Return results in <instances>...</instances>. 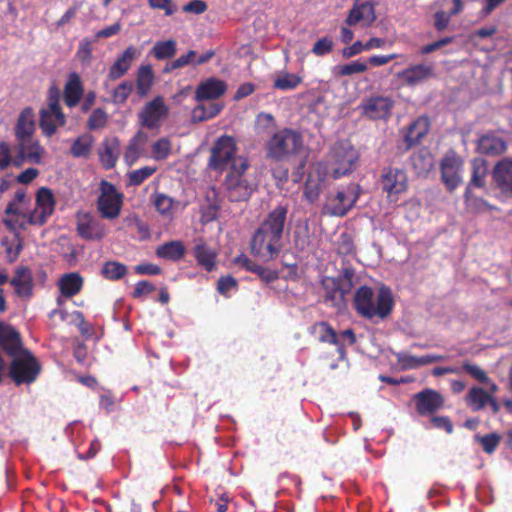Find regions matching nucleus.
<instances>
[{"mask_svg": "<svg viewBox=\"0 0 512 512\" xmlns=\"http://www.w3.org/2000/svg\"><path fill=\"white\" fill-rule=\"evenodd\" d=\"M133 90V82L124 81L122 82L113 92V101L121 104L126 101L128 96Z\"/></svg>", "mask_w": 512, "mask_h": 512, "instance_id": "55", "label": "nucleus"}, {"mask_svg": "<svg viewBox=\"0 0 512 512\" xmlns=\"http://www.w3.org/2000/svg\"><path fill=\"white\" fill-rule=\"evenodd\" d=\"M357 160L358 152L348 141L337 142L329 155V172L335 179L347 175L355 169Z\"/></svg>", "mask_w": 512, "mask_h": 512, "instance_id": "6", "label": "nucleus"}, {"mask_svg": "<svg viewBox=\"0 0 512 512\" xmlns=\"http://www.w3.org/2000/svg\"><path fill=\"white\" fill-rule=\"evenodd\" d=\"M194 256L198 263L207 271H212L214 269L217 253L215 250L208 247L203 241H200L194 247Z\"/></svg>", "mask_w": 512, "mask_h": 512, "instance_id": "34", "label": "nucleus"}, {"mask_svg": "<svg viewBox=\"0 0 512 512\" xmlns=\"http://www.w3.org/2000/svg\"><path fill=\"white\" fill-rule=\"evenodd\" d=\"M234 263L239 265L240 267L245 268L247 271H250L256 274L262 281L266 283H270L278 279V272L275 270H271L269 268H265L251 259H249L246 255L241 254L234 259Z\"/></svg>", "mask_w": 512, "mask_h": 512, "instance_id": "22", "label": "nucleus"}, {"mask_svg": "<svg viewBox=\"0 0 512 512\" xmlns=\"http://www.w3.org/2000/svg\"><path fill=\"white\" fill-rule=\"evenodd\" d=\"M394 101L389 97L375 96L364 100L361 104V114L372 120L388 119Z\"/></svg>", "mask_w": 512, "mask_h": 512, "instance_id": "13", "label": "nucleus"}, {"mask_svg": "<svg viewBox=\"0 0 512 512\" xmlns=\"http://www.w3.org/2000/svg\"><path fill=\"white\" fill-rule=\"evenodd\" d=\"M302 148V135L291 128L274 132L265 143L266 157L274 161L288 160L299 154Z\"/></svg>", "mask_w": 512, "mask_h": 512, "instance_id": "4", "label": "nucleus"}, {"mask_svg": "<svg viewBox=\"0 0 512 512\" xmlns=\"http://www.w3.org/2000/svg\"><path fill=\"white\" fill-rule=\"evenodd\" d=\"M107 113L102 108L95 109L88 119V128L97 130L103 128L107 123Z\"/></svg>", "mask_w": 512, "mask_h": 512, "instance_id": "50", "label": "nucleus"}, {"mask_svg": "<svg viewBox=\"0 0 512 512\" xmlns=\"http://www.w3.org/2000/svg\"><path fill=\"white\" fill-rule=\"evenodd\" d=\"M501 439V435L496 432L488 433L482 436H475V441L481 445L482 450L487 454H492L495 452L500 444Z\"/></svg>", "mask_w": 512, "mask_h": 512, "instance_id": "43", "label": "nucleus"}, {"mask_svg": "<svg viewBox=\"0 0 512 512\" xmlns=\"http://www.w3.org/2000/svg\"><path fill=\"white\" fill-rule=\"evenodd\" d=\"M492 180L501 201L512 199V157L500 159L492 170Z\"/></svg>", "mask_w": 512, "mask_h": 512, "instance_id": "8", "label": "nucleus"}, {"mask_svg": "<svg viewBox=\"0 0 512 512\" xmlns=\"http://www.w3.org/2000/svg\"><path fill=\"white\" fill-rule=\"evenodd\" d=\"M10 284L20 298L31 297L33 290L32 274L27 267L17 268Z\"/></svg>", "mask_w": 512, "mask_h": 512, "instance_id": "19", "label": "nucleus"}, {"mask_svg": "<svg viewBox=\"0 0 512 512\" xmlns=\"http://www.w3.org/2000/svg\"><path fill=\"white\" fill-rule=\"evenodd\" d=\"M93 138L91 135H82L78 137L71 147V154L74 157H87L92 148Z\"/></svg>", "mask_w": 512, "mask_h": 512, "instance_id": "42", "label": "nucleus"}, {"mask_svg": "<svg viewBox=\"0 0 512 512\" xmlns=\"http://www.w3.org/2000/svg\"><path fill=\"white\" fill-rule=\"evenodd\" d=\"M171 151V143L167 138H161L152 147L153 156L156 160H163L168 157Z\"/></svg>", "mask_w": 512, "mask_h": 512, "instance_id": "51", "label": "nucleus"}, {"mask_svg": "<svg viewBox=\"0 0 512 512\" xmlns=\"http://www.w3.org/2000/svg\"><path fill=\"white\" fill-rule=\"evenodd\" d=\"M83 94L81 79L77 73H71L64 89V100L67 106H75Z\"/></svg>", "mask_w": 512, "mask_h": 512, "instance_id": "30", "label": "nucleus"}, {"mask_svg": "<svg viewBox=\"0 0 512 512\" xmlns=\"http://www.w3.org/2000/svg\"><path fill=\"white\" fill-rule=\"evenodd\" d=\"M491 397V393H488L481 387L473 386L469 389L467 394L465 395V403L466 405L473 411L478 412L487 407L489 400Z\"/></svg>", "mask_w": 512, "mask_h": 512, "instance_id": "29", "label": "nucleus"}, {"mask_svg": "<svg viewBox=\"0 0 512 512\" xmlns=\"http://www.w3.org/2000/svg\"><path fill=\"white\" fill-rule=\"evenodd\" d=\"M462 368L466 373H468L472 378L479 381L480 383L488 384L490 382V378L480 366L476 364L464 363Z\"/></svg>", "mask_w": 512, "mask_h": 512, "instance_id": "52", "label": "nucleus"}, {"mask_svg": "<svg viewBox=\"0 0 512 512\" xmlns=\"http://www.w3.org/2000/svg\"><path fill=\"white\" fill-rule=\"evenodd\" d=\"M77 58L83 63V64H90L91 58H92V47L91 42L87 39H84L81 41L79 49L77 51Z\"/></svg>", "mask_w": 512, "mask_h": 512, "instance_id": "59", "label": "nucleus"}, {"mask_svg": "<svg viewBox=\"0 0 512 512\" xmlns=\"http://www.w3.org/2000/svg\"><path fill=\"white\" fill-rule=\"evenodd\" d=\"M79 235L86 240H100L105 235L103 225L93 217L84 215L77 224Z\"/></svg>", "mask_w": 512, "mask_h": 512, "instance_id": "21", "label": "nucleus"}, {"mask_svg": "<svg viewBox=\"0 0 512 512\" xmlns=\"http://www.w3.org/2000/svg\"><path fill=\"white\" fill-rule=\"evenodd\" d=\"M168 113V109L161 97H156L148 102L139 113L140 122L143 126L154 129L160 125V120Z\"/></svg>", "mask_w": 512, "mask_h": 512, "instance_id": "14", "label": "nucleus"}, {"mask_svg": "<svg viewBox=\"0 0 512 512\" xmlns=\"http://www.w3.org/2000/svg\"><path fill=\"white\" fill-rule=\"evenodd\" d=\"M433 75V67L430 65L419 64L405 69L400 77L408 85H416L423 82Z\"/></svg>", "mask_w": 512, "mask_h": 512, "instance_id": "28", "label": "nucleus"}, {"mask_svg": "<svg viewBox=\"0 0 512 512\" xmlns=\"http://www.w3.org/2000/svg\"><path fill=\"white\" fill-rule=\"evenodd\" d=\"M23 148L26 157H28V162L34 164H39L41 162L42 156L44 154V149L39 145L37 141H33L32 137L26 139Z\"/></svg>", "mask_w": 512, "mask_h": 512, "instance_id": "46", "label": "nucleus"}, {"mask_svg": "<svg viewBox=\"0 0 512 512\" xmlns=\"http://www.w3.org/2000/svg\"><path fill=\"white\" fill-rule=\"evenodd\" d=\"M277 124L275 118L269 113H259L256 118V130L259 134L276 132Z\"/></svg>", "mask_w": 512, "mask_h": 512, "instance_id": "44", "label": "nucleus"}, {"mask_svg": "<svg viewBox=\"0 0 512 512\" xmlns=\"http://www.w3.org/2000/svg\"><path fill=\"white\" fill-rule=\"evenodd\" d=\"M153 81V72L151 67L141 66L138 71L137 77V92L140 96H145L151 88Z\"/></svg>", "mask_w": 512, "mask_h": 512, "instance_id": "40", "label": "nucleus"}, {"mask_svg": "<svg viewBox=\"0 0 512 512\" xmlns=\"http://www.w3.org/2000/svg\"><path fill=\"white\" fill-rule=\"evenodd\" d=\"M35 131L34 113L31 108H25L19 115L15 126L17 143H25Z\"/></svg>", "mask_w": 512, "mask_h": 512, "instance_id": "20", "label": "nucleus"}, {"mask_svg": "<svg viewBox=\"0 0 512 512\" xmlns=\"http://www.w3.org/2000/svg\"><path fill=\"white\" fill-rule=\"evenodd\" d=\"M156 171V168L154 167H143L138 170H134L129 173V181L131 185L138 186L140 185L144 180H146L148 177H150L154 172Z\"/></svg>", "mask_w": 512, "mask_h": 512, "instance_id": "54", "label": "nucleus"}, {"mask_svg": "<svg viewBox=\"0 0 512 512\" xmlns=\"http://www.w3.org/2000/svg\"><path fill=\"white\" fill-rule=\"evenodd\" d=\"M382 190L389 195L399 194L407 188V177L403 170L397 168H384L381 174Z\"/></svg>", "mask_w": 512, "mask_h": 512, "instance_id": "15", "label": "nucleus"}, {"mask_svg": "<svg viewBox=\"0 0 512 512\" xmlns=\"http://www.w3.org/2000/svg\"><path fill=\"white\" fill-rule=\"evenodd\" d=\"M376 20L374 5L370 1L360 4L355 3L350 9L344 23L348 26H354L361 23L362 27H370Z\"/></svg>", "mask_w": 512, "mask_h": 512, "instance_id": "16", "label": "nucleus"}, {"mask_svg": "<svg viewBox=\"0 0 512 512\" xmlns=\"http://www.w3.org/2000/svg\"><path fill=\"white\" fill-rule=\"evenodd\" d=\"M288 209L279 205L268 213L254 232L250 242L251 254L264 261L274 260L282 248V237Z\"/></svg>", "mask_w": 512, "mask_h": 512, "instance_id": "2", "label": "nucleus"}, {"mask_svg": "<svg viewBox=\"0 0 512 512\" xmlns=\"http://www.w3.org/2000/svg\"><path fill=\"white\" fill-rule=\"evenodd\" d=\"M182 9L187 13L202 14L207 10V4L202 0H192L184 5Z\"/></svg>", "mask_w": 512, "mask_h": 512, "instance_id": "62", "label": "nucleus"}, {"mask_svg": "<svg viewBox=\"0 0 512 512\" xmlns=\"http://www.w3.org/2000/svg\"><path fill=\"white\" fill-rule=\"evenodd\" d=\"M312 332L318 337L319 341L336 345L339 358L341 360L345 358V347L342 342L339 341L338 334L327 322H318L314 324Z\"/></svg>", "mask_w": 512, "mask_h": 512, "instance_id": "23", "label": "nucleus"}, {"mask_svg": "<svg viewBox=\"0 0 512 512\" xmlns=\"http://www.w3.org/2000/svg\"><path fill=\"white\" fill-rule=\"evenodd\" d=\"M185 248L180 241H171L159 246L156 250L158 257L179 260L184 256Z\"/></svg>", "mask_w": 512, "mask_h": 512, "instance_id": "38", "label": "nucleus"}, {"mask_svg": "<svg viewBox=\"0 0 512 512\" xmlns=\"http://www.w3.org/2000/svg\"><path fill=\"white\" fill-rule=\"evenodd\" d=\"M155 289H156L155 285L152 284L151 282L145 281V280L140 281L136 284V287L133 291V297L139 298L143 294H148V293L155 291Z\"/></svg>", "mask_w": 512, "mask_h": 512, "instance_id": "63", "label": "nucleus"}, {"mask_svg": "<svg viewBox=\"0 0 512 512\" xmlns=\"http://www.w3.org/2000/svg\"><path fill=\"white\" fill-rule=\"evenodd\" d=\"M140 136H141V132H139L132 139V141L130 142V144L128 145V147L125 151L124 158L129 165H132L134 163V161L138 158V147H137L136 142H137V138Z\"/></svg>", "mask_w": 512, "mask_h": 512, "instance_id": "61", "label": "nucleus"}, {"mask_svg": "<svg viewBox=\"0 0 512 512\" xmlns=\"http://www.w3.org/2000/svg\"><path fill=\"white\" fill-rule=\"evenodd\" d=\"M322 286L326 291L325 301H329L338 309L345 307V300L342 299L341 293L338 291V283L336 277H326L322 280Z\"/></svg>", "mask_w": 512, "mask_h": 512, "instance_id": "35", "label": "nucleus"}, {"mask_svg": "<svg viewBox=\"0 0 512 512\" xmlns=\"http://www.w3.org/2000/svg\"><path fill=\"white\" fill-rule=\"evenodd\" d=\"M46 110H49L51 114L55 116L56 121L63 125L65 122L64 115L61 112L60 106H59V91L57 88L52 87L49 90L48 94V108Z\"/></svg>", "mask_w": 512, "mask_h": 512, "instance_id": "45", "label": "nucleus"}, {"mask_svg": "<svg viewBox=\"0 0 512 512\" xmlns=\"http://www.w3.org/2000/svg\"><path fill=\"white\" fill-rule=\"evenodd\" d=\"M367 64L359 61H354L349 64H345L343 66H340L339 68V75L346 76V75H353L357 73H362L367 70Z\"/></svg>", "mask_w": 512, "mask_h": 512, "instance_id": "58", "label": "nucleus"}, {"mask_svg": "<svg viewBox=\"0 0 512 512\" xmlns=\"http://www.w3.org/2000/svg\"><path fill=\"white\" fill-rule=\"evenodd\" d=\"M55 199L49 188L42 187L36 195V208L28 215V222L31 225H43L53 214Z\"/></svg>", "mask_w": 512, "mask_h": 512, "instance_id": "12", "label": "nucleus"}, {"mask_svg": "<svg viewBox=\"0 0 512 512\" xmlns=\"http://www.w3.org/2000/svg\"><path fill=\"white\" fill-rule=\"evenodd\" d=\"M235 154L234 140L228 136L220 137L211 149L209 167L215 171H223L229 163L232 165L235 160L241 159L236 158Z\"/></svg>", "mask_w": 512, "mask_h": 512, "instance_id": "9", "label": "nucleus"}, {"mask_svg": "<svg viewBox=\"0 0 512 512\" xmlns=\"http://www.w3.org/2000/svg\"><path fill=\"white\" fill-rule=\"evenodd\" d=\"M412 402L420 416H432L445 405V397L433 389L426 388L416 393Z\"/></svg>", "mask_w": 512, "mask_h": 512, "instance_id": "11", "label": "nucleus"}, {"mask_svg": "<svg viewBox=\"0 0 512 512\" xmlns=\"http://www.w3.org/2000/svg\"><path fill=\"white\" fill-rule=\"evenodd\" d=\"M53 117L55 116L50 113L49 110H41L40 111V127L42 128L43 132L47 136H51L56 131V125L53 121Z\"/></svg>", "mask_w": 512, "mask_h": 512, "instance_id": "53", "label": "nucleus"}, {"mask_svg": "<svg viewBox=\"0 0 512 512\" xmlns=\"http://www.w3.org/2000/svg\"><path fill=\"white\" fill-rule=\"evenodd\" d=\"M410 160L411 165L418 176H427L434 165L431 153L425 148H421L415 152L411 156Z\"/></svg>", "mask_w": 512, "mask_h": 512, "instance_id": "31", "label": "nucleus"}, {"mask_svg": "<svg viewBox=\"0 0 512 512\" xmlns=\"http://www.w3.org/2000/svg\"><path fill=\"white\" fill-rule=\"evenodd\" d=\"M127 272L125 265L119 262H106L102 268V274L109 280H118L122 278Z\"/></svg>", "mask_w": 512, "mask_h": 512, "instance_id": "47", "label": "nucleus"}, {"mask_svg": "<svg viewBox=\"0 0 512 512\" xmlns=\"http://www.w3.org/2000/svg\"><path fill=\"white\" fill-rule=\"evenodd\" d=\"M301 82V78L295 74H283L278 76L274 81V88L280 90H292Z\"/></svg>", "mask_w": 512, "mask_h": 512, "instance_id": "48", "label": "nucleus"}, {"mask_svg": "<svg viewBox=\"0 0 512 512\" xmlns=\"http://www.w3.org/2000/svg\"><path fill=\"white\" fill-rule=\"evenodd\" d=\"M137 50L134 46H129L122 55H120L115 63L111 66L108 78L112 81L124 76L129 70L133 60L135 59Z\"/></svg>", "mask_w": 512, "mask_h": 512, "instance_id": "25", "label": "nucleus"}, {"mask_svg": "<svg viewBox=\"0 0 512 512\" xmlns=\"http://www.w3.org/2000/svg\"><path fill=\"white\" fill-rule=\"evenodd\" d=\"M12 163L11 150L8 143L0 142V170L6 169Z\"/></svg>", "mask_w": 512, "mask_h": 512, "instance_id": "60", "label": "nucleus"}, {"mask_svg": "<svg viewBox=\"0 0 512 512\" xmlns=\"http://www.w3.org/2000/svg\"><path fill=\"white\" fill-rule=\"evenodd\" d=\"M472 175L468 185L470 187L482 188L486 182L487 162L483 158H475L471 162Z\"/></svg>", "mask_w": 512, "mask_h": 512, "instance_id": "37", "label": "nucleus"}, {"mask_svg": "<svg viewBox=\"0 0 512 512\" xmlns=\"http://www.w3.org/2000/svg\"><path fill=\"white\" fill-rule=\"evenodd\" d=\"M361 188L352 184L345 191H338L335 195H328L323 205L322 213L330 216L343 217L355 205Z\"/></svg>", "mask_w": 512, "mask_h": 512, "instance_id": "7", "label": "nucleus"}, {"mask_svg": "<svg viewBox=\"0 0 512 512\" xmlns=\"http://www.w3.org/2000/svg\"><path fill=\"white\" fill-rule=\"evenodd\" d=\"M429 130V122L425 117H420L415 120L412 124H410L408 131L406 133L404 142L405 149L409 150L413 146L417 145L421 139L428 133Z\"/></svg>", "mask_w": 512, "mask_h": 512, "instance_id": "27", "label": "nucleus"}, {"mask_svg": "<svg viewBox=\"0 0 512 512\" xmlns=\"http://www.w3.org/2000/svg\"><path fill=\"white\" fill-rule=\"evenodd\" d=\"M100 191L97 205L102 217L107 219L117 218L121 211L122 195L117 192L113 184L105 180L100 183Z\"/></svg>", "mask_w": 512, "mask_h": 512, "instance_id": "10", "label": "nucleus"}, {"mask_svg": "<svg viewBox=\"0 0 512 512\" xmlns=\"http://www.w3.org/2000/svg\"><path fill=\"white\" fill-rule=\"evenodd\" d=\"M338 283V291L341 293L342 299L350 293L354 286L355 272L351 267H344L341 269L339 275L336 277Z\"/></svg>", "mask_w": 512, "mask_h": 512, "instance_id": "39", "label": "nucleus"}, {"mask_svg": "<svg viewBox=\"0 0 512 512\" xmlns=\"http://www.w3.org/2000/svg\"><path fill=\"white\" fill-rule=\"evenodd\" d=\"M507 148V142L493 133L483 134L477 141V151L486 156H499L503 154Z\"/></svg>", "mask_w": 512, "mask_h": 512, "instance_id": "18", "label": "nucleus"}, {"mask_svg": "<svg viewBox=\"0 0 512 512\" xmlns=\"http://www.w3.org/2000/svg\"><path fill=\"white\" fill-rule=\"evenodd\" d=\"M294 247L297 251H304L310 245V236L308 225L297 227L294 231Z\"/></svg>", "mask_w": 512, "mask_h": 512, "instance_id": "49", "label": "nucleus"}, {"mask_svg": "<svg viewBox=\"0 0 512 512\" xmlns=\"http://www.w3.org/2000/svg\"><path fill=\"white\" fill-rule=\"evenodd\" d=\"M223 106L217 103L198 104L191 114L192 122L200 123L218 115Z\"/></svg>", "mask_w": 512, "mask_h": 512, "instance_id": "36", "label": "nucleus"}, {"mask_svg": "<svg viewBox=\"0 0 512 512\" xmlns=\"http://www.w3.org/2000/svg\"><path fill=\"white\" fill-rule=\"evenodd\" d=\"M393 303L391 290L385 286L380 287L376 294L370 287L362 286L354 296L357 312L368 319L386 318L392 310Z\"/></svg>", "mask_w": 512, "mask_h": 512, "instance_id": "3", "label": "nucleus"}, {"mask_svg": "<svg viewBox=\"0 0 512 512\" xmlns=\"http://www.w3.org/2000/svg\"><path fill=\"white\" fill-rule=\"evenodd\" d=\"M325 188V174L322 173L319 169L315 172H310L308 174L305 187H304V195L305 198L310 202L314 203L318 200L321 192Z\"/></svg>", "mask_w": 512, "mask_h": 512, "instance_id": "26", "label": "nucleus"}, {"mask_svg": "<svg viewBox=\"0 0 512 512\" xmlns=\"http://www.w3.org/2000/svg\"><path fill=\"white\" fill-rule=\"evenodd\" d=\"M152 53L158 60H164L173 57L176 54V41L167 40L155 43Z\"/></svg>", "mask_w": 512, "mask_h": 512, "instance_id": "41", "label": "nucleus"}, {"mask_svg": "<svg viewBox=\"0 0 512 512\" xmlns=\"http://www.w3.org/2000/svg\"><path fill=\"white\" fill-rule=\"evenodd\" d=\"M227 91V84L218 78L210 77L201 81L195 90V100L198 102L216 100Z\"/></svg>", "mask_w": 512, "mask_h": 512, "instance_id": "17", "label": "nucleus"}, {"mask_svg": "<svg viewBox=\"0 0 512 512\" xmlns=\"http://www.w3.org/2000/svg\"><path fill=\"white\" fill-rule=\"evenodd\" d=\"M397 362L401 365L402 369H415L420 366H425L437 362L440 357L436 355H425L416 357L405 353H398L396 355Z\"/></svg>", "mask_w": 512, "mask_h": 512, "instance_id": "33", "label": "nucleus"}, {"mask_svg": "<svg viewBox=\"0 0 512 512\" xmlns=\"http://www.w3.org/2000/svg\"><path fill=\"white\" fill-rule=\"evenodd\" d=\"M120 154V142L116 137L107 138L99 148L100 161L106 169L115 166Z\"/></svg>", "mask_w": 512, "mask_h": 512, "instance_id": "24", "label": "nucleus"}, {"mask_svg": "<svg viewBox=\"0 0 512 512\" xmlns=\"http://www.w3.org/2000/svg\"><path fill=\"white\" fill-rule=\"evenodd\" d=\"M354 250V245L351 237L348 234H342L338 244V251L341 254L348 255Z\"/></svg>", "mask_w": 512, "mask_h": 512, "instance_id": "64", "label": "nucleus"}, {"mask_svg": "<svg viewBox=\"0 0 512 512\" xmlns=\"http://www.w3.org/2000/svg\"><path fill=\"white\" fill-rule=\"evenodd\" d=\"M0 347L12 358L9 376L20 385L34 382L41 371V365L33 354L25 349L18 331L0 321Z\"/></svg>", "mask_w": 512, "mask_h": 512, "instance_id": "1", "label": "nucleus"}, {"mask_svg": "<svg viewBox=\"0 0 512 512\" xmlns=\"http://www.w3.org/2000/svg\"><path fill=\"white\" fill-rule=\"evenodd\" d=\"M82 285V277L75 272L64 274L59 280V289L65 297H72L79 293Z\"/></svg>", "mask_w": 512, "mask_h": 512, "instance_id": "32", "label": "nucleus"}, {"mask_svg": "<svg viewBox=\"0 0 512 512\" xmlns=\"http://www.w3.org/2000/svg\"><path fill=\"white\" fill-rule=\"evenodd\" d=\"M334 41L330 37H323L319 39L312 48V53L317 56H323L332 51Z\"/></svg>", "mask_w": 512, "mask_h": 512, "instance_id": "57", "label": "nucleus"}, {"mask_svg": "<svg viewBox=\"0 0 512 512\" xmlns=\"http://www.w3.org/2000/svg\"><path fill=\"white\" fill-rule=\"evenodd\" d=\"M247 168L248 162L246 159L235 160L233 164L230 165V171L223 185L227 197L232 202L247 201L254 190L253 185L243 177Z\"/></svg>", "mask_w": 512, "mask_h": 512, "instance_id": "5", "label": "nucleus"}, {"mask_svg": "<svg viewBox=\"0 0 512 512\" xmlns=\"http://www.w3.org/2000/svg\"><path fill=\"white\" fill-rule=\"evenodd\" d=\"M153 202L157 211L163 215H166L170 213L174 201L171 197L162 193H158L155 195Z\"/></svg>", "mask_w": 512, "mask_h": 512, "instance_id": "56", "label": "nucleus"}]
</instances>
